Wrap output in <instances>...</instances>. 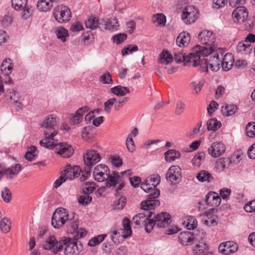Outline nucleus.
<instances>
[{
	"label": "nucleus",
	"instance_id": "f257e3e1",
	"mask_svg": "<svg viewBox=\"0 0 255 255\" xmlns=\"http://www.w3.org/2000/svg\"><path fill=\"white\" fill-rule=\"evenodd\" d=\"M160 182L158 174H153L147 177L140 185L141 188L146 193H149L148 198L141 203V208L144 210H150L160 205L156 198L160 195V191L155 188Z\"/></svg>",
	"mask_w": 255,
	"mask_h": 255
},
{
	"label": "nucleus",
	"instance_id": "f03ea898",
	"mask_svg": "<svg viewBox=\"0 0 255 255\" xmlns=\"http://www.w3.org/2000/svg\"><path fill=\"white\" fill-rule=\"evenodd\" d=\"M208 52L206 49L199 47H194L192 52L186 56H185L184 54L181 52H175L174 53V60L177 62H183L185 66L196 67L200 65L201 55H206Z\"/></svg>",
	"mask_w": 255,
	"mask_h": 255
},
{
	"label": "nucleus",
	"instance_id": "7ed1b4c3",
	"mask_svg": "<svg viewBox=\"0 0 255 255\" xmlns=\"http://www.w3.org/2000/svg\"><path fill=\"white\" fill-rule=\"evenodd\" d=\"M198 39L201 44L205 45L206 46L196 45L195 47L206 49L208 52L206 55H201V57L207 56L216 50V47L215 44L216 36L213 32L208 30H202L198 34Z\"/></svg>",
	"mask_w": 255,
	"mask_h": 255
},
{
	"label": "nucleus",
	"instance_id": "20e7f679",
	"mask_svg": "<svg viewBox=\"0 0 255 255\" xmlns=\"http://www.w3.org/2000/svg\"><path fill=\"white\" fill-rule=\"evenodd\" d=\"M170 223V215L166 212H161L155 216H152L151 220L148 221V224L146 227V232L150 233L154 226H156L158 228H165Z\"/></svg>",
	"mask_w": 255,
	"mask_h": 255
},
{
	"label": "nucleus",
	"instance_id": "39448f33",
	"mask_svg": "<svg viewBox=\"0 0 255 255\" xmlns=\"http://www.w3.org/2000/svg\"><path fill=\"white\" fill-rule=\"evenodd\" d=\"M123 231L122 230H114L111 232L110 238L113 243L115 245L119 244L123 239H126L131 234L130 221L125 218L123 221Z\"/></svg>",
	"mask_w": 255,
	"mask_h": 255
},
{
	"label": "nucleus",
	"instance_id": "423d86ee",
	"mask_svg": "<svg viewBox=\"0 0 255 255\" xmlns=\"http://www.w3.org/2000/svg\"><path fill=\"white\" fill-rule=\"evenodd\" d=\"M71 215L63 208H57L53 214L51 224L54 228L59 229L68 222Z\"/></svg>",
	"mask_w": 255,
	"mask_h": 255
},
{
	"label": "nucleus",
	"instance_id": "0eeeda50",
	"mask_svg": "<svg viewBox=\"0 0 255 255\" xmlns=\"http://www.w3.org/2000/svg\"><path fill=\"white\" fill-rule=\"evenodd\" d=\"M53 15L55 20L60 23L69 21L72 16L70 8L63 5L57 6L54 10Z\"/></svg>",
	"mask_w": 255,
	"mask_h": 255
},
{
	"label": "nucleus",
	"instance_id": "6e6552de",
	"mask_svg": "<svg viewBox=\"0 0 255 255\" xmlns=\"http://www.w3.org/2000/svg\"><path fill=\"white\" fill-rule=\"evenodd\" d=\"M58 122V118L55 114H49L46 116L41 124V127L45 128L44 131H49L52 132L53 134H57V130L55 127Z\"/></svg>",
	"mask_w": 255,
	"mask_h": 255
},
{
	"label": "nucleus",
	"instance_id": "1a4fd4ad",
	"mask_svg": "<svg viewBox=\"0 0 255 255\" xmlns=\"http://www.w3.org/2000/svg\"><path fill=\"white\" fill-rule=\"evenodd\" d=\"M110 170L108 167L103 164L97 165L94 168L92 175L94 179L99 182L107 180L109 177Z\"/></svg>",
	"mask_w": 255,
	"mask_h": 255
},
{
	"label": "nucleus",
	"instance_id": "9d476101",
	"mask_svg": "<svg viewBox=\"0 0 255 255\" xmlns=\"http://www.w3.org/2000/svg\"><path fill=\"white\" fill-rule=\"evenodd\" d=\"M45 250L56 254L63 250L62 240L58 241L53 236H49L42 244Z\"/></svg>",
	"mask_w": 255,
	"mask_h": 255
},
{
	"label": "nucleus",
	"instance_id": "9b49d317",
	"mask_svg": "<svg viewBox=\"0 0 255 255\" xmlns=\"http://www.w3.org/2000/svg\"><path fill=\"white\" fill-rule=\"evenodd\" d=\"M198 16V10L193 5H189L184 8L182 14V19L186 24L194 22Z\"/></svg>",
	"mask_w": 255,
	"mask_h": 255
},
{
	"label": "nucleus",
	"instance_id": "f8f14e48",
	"mask_svg": "<svg viewBox=\"0 0 255 255\" xmlns=\"http://www.w3.org/2000/svg\"><path fill=\"white\" fill-rule=\"evenodd\" d=\"M119 23L116 18L99 19V28L102 30H106L111 32L118 30Z\"/></svg>",
	"mask_w": 255,
	"mask_h": 255
},
{
	"label": "nucleus",
	"instance_id": "ddd939ff",
	"mask_svg": "<svg viewBox=\"0 0 255 255\" xmlns=\"http://www.w3.org/2000/svg\"><path fill=\"white\" fill-rule=\"evenodd\" d=\"M222 59V53L221 52L220 54L218 53L214 54V56L211 57L209 62L207 61L205 58L201 59V63L204 62L206 65L207 70L211 69L213 71H218L221 65V59Z\"/></svg>",
	"mask_w": 255,
	"mask_h": 255
},
{
	"label": "nucleus",
	"instance_id": "4468645a",
	"mask_svg": "<svg viewBox=\"0 0 255 255\" xmlns=\"http://www.w3.org/2000/svg\"><path fill=\"white\" fill-rule=\"evenodd\" d=\"M54 152L63 157H70L73 154L74 149L66 142H60L55 145Z\"/></svg>",
	"mask_w": 255,
	"mask_h": 255
},
{
	"label": "nucleus",
	"instance_id": "2eb2a0df",
	"mask_svg": "<svg viewBox=\"0 0 255 255\" xmlns=\"http://www.w3.org/2000/svg\"><path fill=\"white\" fill-rule=\"evenodd\" d=\"M167 181L172 184H175L179 183L181 179V168L178 166H171L166 174Z\"/></svg>",
	"mask_w": 255,
	"mask_h": 255
},
{
	"label": "nucleus",
	"instance_id": "dca6fc26",
	"mask_svg": "<svg viewBox=\"0 0 255 255\" xmlns=\"http://www.w3.org/2000/svg\"><path fill=\"white\" fill-rule=\"evenodd\" d=\"M225 144L221 142H214L208 148V154L212 157L217 158L222 156L225 152Z\"/></svg>",
	"mask_w": 255,
	"mask_h": 255
},
{
	"label": "nucleus",
	"instance_id": "f3484780",
	"mask_svg": "<svg viewBox=\"0 0 255 255\" xmlns=\"http://www.w3.org/2000/svg\"><path fill=\"white\" fill-rule=\"evenodd\" d=\"M84 164L88 166H91L100 161V154L93 149L88 150L83 155Z\"/></svg>",
	"mask_w": 255,
	"mask_h": 255
},
{
	"label": "nucleus",
	"instance_id": "a211bd4d",
	"mask_svg": "<svg viewBox=\"0 0 255 255\" xmlns=\"http://www.w3.org/2000/svg\"><path fill=\"white\" fill-rule=\"evenodd\" d=\"M152 216V213L148 211L139 213L132 218V223H134L137 226H143L146 230V225L148 224V221L151 220Z\"/></svg>",
	"mask_w": 255,
	"mask_h": 255
},
{
	"label": "nucleus",
	"instance_id": "6ab92c4d",
	"mask_svg": "<svg viewBox=\"0 0 255 255\" xmlns=\"http://www.w3.org/2000/svg\"><path fill=\"white\" fill-rule=\"evenodd\" d=\"M215 209L211 208L203 213V220L204 224L210 227L215 226L218 224V217L215 214Z\"/></svg>",
	"mask_w": 255,
	"mask_h": 255
},
{
	"label": "nucleus",
	"instance_id": "aec40b11",
	"mask_svg": "<svg viewBox=\"0 0 255 255\" xmlns=\"http://www.w3.org/2000/svg\"><path fill=\"white\" fill-rule=\"evenodd\" d=\"M62 245H65L64 253L65 255H77L80 251L76 242L67 238L62 240Z\"/></svg>",
	"mask_w": 255,
	"mask_h": 255
},
{
	"label": "nucleus",
	"instance_id": "412c9836",
	"mask_svg": "<svg viewBox=\"0 0 255 255\" xmlns=\"http://www.w3.org/2000/svg\"><path fill=\"white\" fill-rule=\"evenodd\" d=\"M89 111L90 108L88 106H84L78 109L70 118V124L74 126L81 123L83 121L84 115Z\"/></svg>",
	"mask_w": 255,
	"mask_h": 255
},
{
	"label": "nucleus",
	"instance_id": "4be33fe9",
	"mask_svg": "<svg viewBox=\"0 0 255 255\" xmlns=\"http://www.w3.org/2000/svg\"><path fill=\"white\" fill-rule=\"evenodd\" d=\"M248 11L244 6H238L232 13V17L234 21L237 23H242L248 16Z\"/></svg>",
	"mask_w": 255,
	"mask_h": 255
},
{
	"label": "nucleus",
	"instance_id": "5701e85b",
	"mask_svg": "<svg viewBox=\"0 0 255 255\" xmlns=\"http://www.w3.org/2000/svg\"><path fill=\"white\" fill-rule=\"evenodd\" d=\"M44 138L39 141L40 145L45 148L49 149H54L55 145L57 143L54 142V137L56 134H53L52 132L49 131H44Z\"/></svg>",
	"mask_w": 255,
	"mask_h": 255
},
{
	"label": "nucleus",
	"instance_id": "b1692460",
	"mask_svg": "<svg viewBox=\"0 0 255 255\" xmlns=\"http://www.w3.org/2000/svg\"><path fill=\"white\" fill-rule=\"evenodd\" d=\"M81 171V170L79 166H74L72 167L70 165H68L62 172L67 180H71L77 178L80 175Z\"/></svg>",
	"mask_w": 255,
	"mask_h": 255
},
{
	"label": "nucleus",
	"instance_id": "393cba45",
	"mask_svg": "<svg viewBox=\"0 0 255 255\" xmlns=\"http://www.w3.org/2000/svg\"><path fill=\"white\" fill-rule=\"evenodd\" d=\"M237 250V245L232 241L223 243L219 247V252L224 255H229L235 253Z\"/></svg>",
	"mask_w": 255,
	"mask_h": 255
},
{
	"label": "nucleus",
	"instance_id": "a878e982",
	"mask_svg": "<svg viewBox=\"0 0 255 255\" xmlns=\"http://www.w3.org/2000/svg\"><path fill=\"white\" fill-rule=\"evenodd\" d=\"M205 202L209 206L216 207L220 205L221 198L218 193L215 192H209L206 195Z\"/></svg>",
	"mask_w": 255,
	"mask_h": 255
},
{
	"label": "nucleus",
	"instance_id": "bb28decb",
	"mask_svg": "<svg viewBox=\"0 0 255 255\" xmlns=\"http://www.w3.org/2000/svg\"><path fill=\"white\" fill-rule=\"evenodd\" d=\"M178 240L182 245L188 246L196 243L197 239L191 232H185L180 233Z\"/></svg>",
	"mask_w": 255,
	"mask_h": 255
},
{
	"label": "nucleus",
	"instance_id": "cd10ccee",
	"mask_svg": "<svg viewBox=\"0 0 255 255\" xmlns=\"http://www.w3.org/2000/svg\"><path fill=\"white\" fill-rule=\"evenodd\" d=\"M234 57L232 54L228 53L224 56H222L221 65L224 71H228L230 70L234 64Z\"/></svg>",
	"mask_w": 255,
	"mask_h": 255
},
{
	"label": "nucleus",
	"instance_id": "c85d7f7f",
	"mask_svg": "<svg viewBox=\"0 0 255 255\" xmlns=\"http://www.w3.org/2000/svg\"><path fill=\"white\" fill-rule=\"evenodd\" d=\"M252 50L253 46L245 40L239 42L236 47L237 52L243 55H247L250 53Z\"/></svg>",
	"mask_w": 255,
	"mask_h": 255
},
{
	"label": "nucleus",
	"instance_id": "c756f323",
	"mask_svg": "<svg viewBox=\"0 0 255 255\" xmlns=\"http://www.w3.org/2000/svg\"><path fill=\"white\" fill-rule=\"evenodd\" d=\"M191 36L186 32L180 33L176 38V43L180 47L187 46L190 43Z\"/></svg>",
	"mask_w": 255,
	"mask_h": 255
},
{
	"label": "nucleus",
	"instance_id": "7c9ffc66",
	"mask_svg": "<svg viewBox=\"0 0 255 255\" xmlns=\"http://www.w3.org/2000/svg\"><path fill=\"white\" fill-rule=\"evenodd\" d=\"M183 224L189 230L195 229L198 225L196 218L191 216H187L183 218Z\"/></svg>",
	"mask_w": 255,
	"mask_h": 255
},
{
	"label": "nucleus",
	"instance_id": "2f4dec72",
	"mask_svg": "<svg viewBox=\"0 0 255 255\" xmlns=\"http://www.w3.org/2000/svg\"><path fill=\"white\" fill-rule=\"evenodd\" d=\"M196 178L202 182L211 183L214 181L212 175L206 170H201L196 174Z\"/></svg>",
	"mask_w": 255,
	"mask_h": 255
},
{
	"label": "nucleus",
	"instance_id": "473e14b6",
	"mask_svg": "<svg viewBox=\"0 0 255 255\" xmlns=\"http://www.w3.org/2000/svg\"><path fill=\"white\" fill-rule=\"evenodd\" d=\"M13 65L9 58H5L2 62L1 71L2 73L6 76L10 75L13 70Z\"/></svg>",
	"mask_w": 255,
	"mask_h": 255
},
{
	"label": "nucleus",
	"instance_id": "72a5a7b5",
	"mask_svg": "<svg viewBox=\"0 0 255 255\" xmlns=\"http://www.w3.org/2000/svg\"><path fill=\"white\" fill-rule=\"evenodd\" d=\"M195 246L193 248V252L195 255H203L207 250L208 248L205 242L201 240L196 241Z\"/></svg>",
	"mask_w": 255,
	"mask_h": 255
},
{
	"label": "nucleus",
	"instance_id": "f704fd0d",
	"mask_svg": "<svg viewBox=\"0 0 255 255\" xmlns=\"http://www.w3.org/2000/svg\"><path fill=\"white\" fill-rule=\"evenodd\" d=\"M238 108L234 104H226L222 106L221 112L223 115L226 117H230L236 114Z\"/></svg>",
	"mask_w": 255,
	"mask_h": 255
},
{
	"label": "nucleus",
	"instance_id": "c9c22d12",
	"mask_svg": "<svg viewBox=\"0 0 255 255\" xmlns=\"http://www.w3.org/2000/svg\"><path fill=\"white\" fill-rule=\"evenodd\" d=\"M54 33L57 38L62 42H65L69 36L68 30L62 26H59L55 28Z\"/></svg>",
	"mask_w": 255,
	"mask_h": 255
},
{
	"label": "nucleus",
	"instance_id": "e433bc0d",
	"mask_svg": "<svg viewBox=\"0 0 255 255\" xmlns=\"http://www.w3.org/2000/svg\"><path fill=\"white\" fill-rule=\"evenodd\" d=\"M21 167L19 164H15L14 165H12L8 168L4 170V175H5L8 178L11 179L14 176L17 175L21 171Z\"/></svg>",
	"mask_w": 255,
	"mask_h": 255
},
{
	"label": "nucleus",
	"instance_id": "4c0bfd02",
	"mask_svg": "<svg viewBox=\"0 0 255 255\" xmlns=\"http://www.w3.org/2000/svg\"><path fill=\"white\" fill-rule=\"evenodd\" d=\"M53 6L52 0H38L37 3L38 9L40 11L47 12Z\"/></svg>",
	"mask_w": 255,
	"mask_h": 255
},
{
	"label": "nucleus",
	"instance_id": "58836bf2",
	"mask_svg": "<svg viewBox=\"0 0 255 255\" xmlns=\"http://www.w3.org/2000/svg\"><path fill=\"white\" fill-rule=\"evenodd\" d=\"M172 55L167 51L163 50L159 55L158 62L161 64L168 65L173 61Z\"/></svg>",
	"mask_w": 255,
	"mask_h": 255
},
{
	"label": "nucleus",
	"instance_id": "ea45409f",
	"mask_svg": "<svg viewBox=\"0 0 255 255\" xmlns=\"http://www.w3.org/2000/svg\"><path fill=\"white\" fill-rule=\"evenodd\" d=\"M67 231L70 234H75L78 229V222L72 214L67 222Z\"/></svg>",
	"mask_w": 255,
	"mask_h": 255
},
{
	"label": "nucleus",
	"instance_id": "a19ab883",
	"mask_svg": "<svg viewBox=\"0 0 255 255\" xmlns=\"http://www.w3.org/2000/svg\"><path fill=\"white\" fill-rule=\"evenodd\" d=\"M111 92L117 96H124L129 93V88L121 85L111 88Z\"/></svg>",
	"mask_w": 255,
	"mask_h": 255
},
{
	"label": "nucleus",
	"instance_id": "79ce46f5",
	"mask_svg": "<svg viewBox=\"0 0 255 255\" xmlns=\"http://www.w3.org/2000/svg\"><path fill=\"white\" fill-rule=\"evenodd\" d=\"M228 162L229 159L228 158L223 157L220 158L215 163V170L219 173L223 172L226 168L227 164Z\"/></svg>",
	"mask_w": 255,
	"mask_h": 255
},
{
	"label": "nucleus",
	"instance_id": "37998d69",
	"mask_svg": "<svg viewBox=\"0 0 255 255\" xmlns=\"http://www.w3.org/2000/svg\"><path fill=\"white\" fill-rule=\"evenodd\" d=\"M165 160L171 162L180 157V153L178 151L174 149H170L164 153Z\"/></svg>",
	"mask_w": 255,
	"mask_h": 255
},
{
	"label": "nucleus",
	"instance_id": "c03bdc74",
	"mask_svg": "<svg viewBox=\"0 0 255 255\" xmlns=\"http://www.w3.org/2000/svg\"><path fill=\"white\" fill-rule=\"evenodd\" d=\"M12 7L17 11H21L27 5L28 0H11Z\"/></svg>",
	"mask_w": 255,
	"mask_h": 255
},
{
	"label": "nucleus",
	"instance_id": "a18cd8bd",
	"mask_svg": "<svg viewBox=\"0 0 255 255\" xmlns=\"http://www.w3.org/2000/svg\"><path fill=\"white\" fill-rule=\"evenodd\" d=\"M38 151L36 146H31L29 147L25 155V158L28 161H32L35 159L38 155Z\"/></svg>",
	"mask_w": 255,
	"mask_h": 255
},
{
	"label": "nucleus",
	"instance_id": "49530a36",
	"mask_svg": "<svg viewBox=\"0 0 255 255\" xmlns=\"http://www.w3.org/2000/svg\"><path fill=\"white\" fill-rule=\"evenodd\" d=\"M207 126L208 130L215 131L220 128L221 123L216 119H211L207 121Z\"/></svg>",
	"mask_w": 255,
	"mask_h": 255
},
{
	"label": "nucleus",
	"instance_id": "de8ad7c7",
	"mask_svg": "<svg viewBox=\"0 0 255 255\" xmlns=\"http://www.w3.org/2000/svg\"><path fill=\"white\" fill-rule=\"evenodd\" d=\"M120 176L117 173H113V174H109V177L107 179V186L111 187L121 182Z\"/></svg>",
	"mask_w": 255,
	"mask_h": 255
},
{
	"label": "nucleus",
	"instance_id": "09e8293b",
	"mask_svg": "<svg viewBox=\"0 0 255 255\" xmlns=\"http://www.w3.org/2000/svg\"><path fill=\"white\" fill-rule=\"evenodd\" d=\"M152 21L156 25L164 26L166 23V17L162 13H157L152 17Z\"/></svg>",
	"mask_w": 255,
	"mask_h": 255
},
{
	"label": "nucleus",
	"instance_id": "8fccbe9b",
	"mask_svg": "<svg viewBox=\"0 0 255 255\" xmlns=\"http://www.w3.org/2000/svg\"><path fill=\"white\" fill-rule=\"evenodd\" d=\"M96 184L95 182H86L82 185V190L84 194H90L95 190Z\"/></svg>",
	"mask_w": 255,
	"mask_h": 255
},
{
	"label": "nucleus",
	"instance_id": "3c124183",
	"mask_svg": "<svg viewBox=\"0 0 255 255\" xmlns=\"http://www.w3.org/2000/svg\"><path fill=\"white\" fill-rule=\"evenodd\" d=\"M106 236V234H103L95 237L89 241L88 245L90 247L96 246L103 241Z\"/></svg>",
	"mask_w": 255,
	"mask_h": 255
},
{
	"label": "nucleus",
	"instance_id": "603ef678",
	"mask_svg": "<svg viewBox=\"0 0 255 255\" xmlns=\"http://www.w3.org/2000/svg\"><path fill=\"white\" fill-rule=\"evenodd\" d=\"M1 231L4 233H8L10 229V222L6 218H3L0 222Z\"/></svg>",
	"mask_w": 255,
	"mask_h": 255
},
{
	"label": "nucleus",
	"instance_id": "864d4df0",
	"mask_svg": "<svg viewBox=\"0 0 255 255\" xmlns=\"http://www.w3.org/2000/svg\"><path fill=\"white\" fill-rule=\"evenodd\" d=\"M90 128L89 127H85L82 129L81 136L83 139L88 142L92 141V134L91 133Z\"/></svg>",
	"mask_w": 255,
	"mask_h": 255
},
{
	"label": "nucleus",
	"instance_id": "5fc2aeb1",
	"mask_svg": "<svg viewBox=\"0 0 255 255\" xmlns=\"http://www.w3.org/2000/svg\"><path fill=\"white\" fill-rule=\"evenodd\" d=\"M205 158V155L204 153H199L196 154L192 159V164L197 166L199 167L200 166L201 163L204 161Z\"/></svg>",
	"mask_w": 255,
	"mask_h": 255
},
{
	"label": "nucleus",
	"instance_id": "6e6d98bb",
	"mask_svg": "<svg viewBox=\"0 0 255 255\" xmlns=\"http://www.w3.org/2000/svg\"><path fill=\"white\" fill-rule=\"evenodd\" d=\"M126 202L127 200L126 197L122 196L118 200L115 201L113 207L116 210H121L125 206Z\"/></svg>",
	"mask_w": 255,
	"mask_h": 255
},
{
	"label": "nucleus",
	"instance_id": "4d7b16f0",
	"mask_svg": "<svg viewBox=\"0 0 255 255\" xmlns=\"http://www.w3.org/2000/svg\"><path fill=\"white\" fill-rule=\"evenodd\" d=\"M246 134L250 137H255V123H249L246 126Z\"/></svg>",
	"mask_w": 255,
	"mask_h": 255
},
{
	"label": "nucleus",
	"instance_id": "13d9d810",
	"mask_svg": "<svg viewBox=\"0 0 255 255\" xmlns=\"http://www.w3.org/2000/svg\"><path fill=\"white\" fill-rule=\"evenodd\" d=\"M85 26L87 28L95 29L99 28V19L97 20L95 17H91L85 22Z\"/></svg>",
	"mask_w": 255,
	"mask_h": 255
},
{
	"label": "nucleus",
	"instance_id": "bf43d9fd",
	"mask_svg": "<svg viewBox=\"0 0 255 255\" xmlns=\"http://www.w3.org/2000/svg\"><path fill=\"white\" fill-rule=\"evenodd\" d=\"M116 102V99L115 98H112L108 100L104 103V110L105 111L109 114L111 112L112 108Z\"/></svg>",
	"mask_w": 255,
	"mask_h": 255
},
{
	"label": "nucleus",
	"instance_id": "052dcab7",
	"mask_svg": "<svg viewBox=\"0 0 255 255\" xmlns=\"http://www.w3.org/2000/svg\"><path fill=\"white\" fill-rule=\"evenodd\" d=\"M21 16L23 19H26L30 17L33 12V8L32 6L26 5L23 9L22 10Z\"/></svg>",
	"mask_w": 255,
	"mask_h": 255
},
{
	"label": "nucleus",
	"instance_id": "680f3d73",
	"mask_svg": "<svg viewBox=\"0 0 255 255\" xmlns=\"http://www.w3.org/2000/svg\"><path fill=\"white\" fill-rule=\"evenodd\" d=\"M100 81L105 84H112L113 79L109 72L104 73L100 77Z\"/></svg>",
	"mask_w": 255,
	"mask_h": 255
},
{
	"label": "nucleus",
	"instance_id": "e2e57ef3",
	"mask_svg": "<svg viewBox=\"0 0 255 255\" xmlns=\"http://www.w3.org/2000/svg\"><path fill=\"white\" fill-rule=\"evenodd\" d=\"M204 83L203 80L200 81L198 83L192 82L190 83V86L193 89L196 94H198L202 89Z\"/></svg>",
	"mask_w": 255,
	"mask_h": 255
},
{
	"label": "nucleus",
	"instance_id": "0e129e2a",
	"mask_svg": "<svg viewBox=\"0 0 255 255\" xmlns=\"http://www.w3.org/2000/svg\"><path fill=\"white\" fill-rule=\"evenodd\" d=\"M138 50V47L135 45H129L127 47H125L122 50L123 55L131 54L133 52H136Z\"/></svg>",
	"mask_w": 255,
	"mask_h": 255
},
{
	"label": "nucleus",
	"instance_id": "69168bd1",
	"mask_svg": "<svg viewBox=\"0 0 255 255\" xmlns=\"http://www.w3.org/2000/svg\"><path fill=\"white\" fill-rule=\"evenodd\" d=\"M127 38V35L126 33H119L115 35L113 37V41L117 44H120L122 43Z\"/></svg>",
	"mask_w": 255,
	"mask_h": 255
},
{
	"label": "nucleus",
	"instance_id": "338daca9",
	"mask_svg": "<svg viewBox=\"0 0 255 255\" xmlns=\"http://www.w3.org/2000/svg\"><path fill=\"white\" fill-rule=\"evenodd\" d=\"M92 198L89 194H84L82 195L79 198V202L83 205H86L89 204L92 201Z\"/></svg>",
	"mask_w": 255,
	"mask_h": 255
},
{
	"label": "nucleus",
	"instance_id": "774afa93",
	"mask_svg": "<svg viewBox=\"0 0 255 255\" xmlns=\"http://www.w3.org/2000/svg\"><path fill=\"white\" fill-rule=\"evenodd\" d=\"M126 145L128 150L130 152H133L135 150L134 143L132 139L130 136H128L126 140Z\"/></svg>",
	"mask_w": 255,
	"mask_h": 255
}]
</instances>
